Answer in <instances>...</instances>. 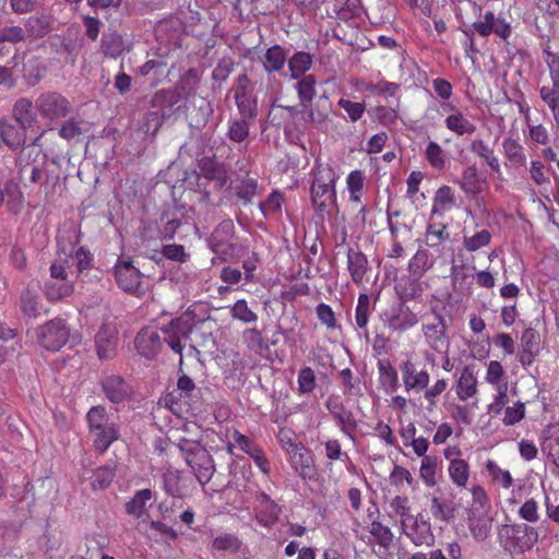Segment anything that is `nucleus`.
<instances>
[{
  "label": "nucleus",
  "instance_id": "bb28decb",
  "mask_svg": "<svg viewBox=\"0 0 559 559\" xmlns=\"http://www.w3.org/2000/svg\"><path fill=\"white\" fill-rule=\"evenodd\" d=\"M456 207L454 193L449 186L440 187L433 197L431 207V219L443 217L445 213Z\"/></svg>",
  "mask_w": 559,
  "mask_h": 559
},
{
  "label": "nucleus",
  "instance_id": "7ed1b4c3",
  "mask_svg": "<svg viewBox=\"0 0 559 559\" xmlns=\"http://www.w3.org/2000/svg\"><path fill=\"white\" fill-rule=\"evenodd\" d=\"M497 539L501 548L510 555H522L538 542V532L525 523L504 524L498 528Z\"/></svg>",
  "mask_w": 559,
  "mask_h": 559
},
{
  "label": "nucleus",
  "instance_id": "5701e85b",
  "mask_svg": "<svg viewBox=\"0 0 559 559\" xmlns=\"http://www.w3.org/2000/svg\"><path fill=\"white\" fill-rule=\"evenodd\" d=\"M234 229L231 221L223 222L210 238V248L215 254H229L233 246L229 243Z\"/></svg>",
  "mask_w": 559,
  "mask_h": 559
},
{
  "label": "nucleus",
  "instance_id": "f257e3e1",
  "mask_svg": "<svg viewBox=\"0 0 559 559\" xmlns=\"http://www.w3.org/2000/svg\"><path fill=\"white\" fill-rule=\"evenodd\" d=\"M46 130H43L29 145L22 148L16 157L17 174L21 178L28 175L32 183L47 186L49 175L47 173V155L41 152V139Z\"/></svg>",
  "mask_w": 559,
  "mask_h": 559
},
{
  "label": "nucleus",
  "instance_id": "4468645a",
  "mask_svg": "<svg viewBox=\"0 0 559 559\" xmlns=\"http://www.w3.org/2000/svg\"><path fill=\"white\" fill-rule=\"evenodd\" d=\"M27 131L12 117L0 118V147L5 145L11 151L24 148Z\"/></svg>",
  "mask_w": 559,
  "mask_h": 559
},
{
  "label": "nucleus",
  "instance_id": "3c124183",
  "mask_svg": "<svg viewBox=\"0 0 559 559\" xmlns=\"http://www.w3.org/2000/svg\"><path fill=\"white\" fill-rule=\"evenodd\" d=\"M114 477V468L109 466L98 467L93 472L91 477V486L93 490H103L112 483Z\"/></svg>",
  "mask_w": 559,
  "mask_h": 559
},
{
  "label": "nucleus",
  "instance_id": "13d9d810",
  "mask_svg": "<svg viewBox=\"0 0 559 559\" xmlns=\"http://www.w3.org/2000/svg\"><path fill=\"white\" fill-rule=\"evenodd\" d=\"M160 254L163 258L177 263H187L190 260V253L186 251L185 246L178 243L164 245Z\"/></svg>",
  "mask_w": 559,
  "mask_h": 559
},
{
  "label": "nucleus",
  "instance_id": "864d4df0",
  "mask_svg": "<svg viewBox=\"0 0 559 559\" xmlns=\"http://www.w3.org/2000/svg\"><path fill=\"white\" fill-rule=\"evenodd\" d=\"M491 241V234L481 229L472 236H464L463 246L468 252H475L484 247H487Z\"/></svg>",
  "mask_w": 559,
  "mask_h": 559
},
{
  "label": "nucleus",
  "instance_id": "37998d69",
  "mask_svg": "<svg viewBox=\"0 0 559 559\" xmlns=\"http://www.w3.org/2000/svg\"><path fill=\"white\" fill-rule=\"evenodd\" d=\"M485 468L492 483L503 489H510L514 485V479L508 469L501 468L495 461L487 460Z\"/></svg>",
  "mask_w": 559,
  "mask_h": 559
},
{
  "label": "nucleus",
  "instance_id": "4c0bfd02",
  "mask_svg": "<svg viewBox=\"0 0 559 559\" xmlns=\"http://www.w3.org/2000/svg\"><path fill=\"white\" fill-rule=\"evenodd\" d=\"M153 498V492L151 489H141L138 490L133 497L126 503V512L129 515L134 516L135 519H140L144 512L146 503Z\"/></svg>",
  "mask_w": 559,
  "mask_h": 559
},
{
  "label": "nucleus",
  "instance_id": "a211bd4d",
  "mask_svg": "<svg viewBox=\"0 0 559 559\" xmlns=\"http://www.w3.org/2000/svg\"><path fill=\"white\" fill-rule=\"evenodd\" d=\"M102 389L105 396L111 402L119 404L131 396V385L120 376H107L102 381Z\"/></svg>",
  "mask_w": 559,
  "mask_h": 559
},
{
  "label": "nucleus",
  "instance_id": "4be33fe9",
  "mask_svg": "<svg viewBox=\"0 0 559 559\" xmlns=\"http://www.w3.org/2000/svg\"><path fill=\"white\" fill-rule=\"evenodd\" d=\"M477 377L472 367H464L455 382L454 391L460 401L467 402L477 395Z\"/></svg>",
  "mask_w": 559,
  "mask_h": 559
},
{
  "label": "nucleus",
  "instance_id": "a878e982",
  "mask_svg": "<svg viewBox=\"0 0 559 559\" xmlns=\"http://www.w3.org/2000/svg\"><path fill=\"white\" fill-rule=\"evenodd\" d=\"M258 180L249 177L248 174L245 177H238L231 183L234 194L243 206L252 203L254 197L258 194Z\"/></svg>",
  "mask_w": 559,
  "mask_h": 559
},
{
  "label": "nucleus",
  "instance_id": "e2e57ef3",
  "mask_svg": "<svg viewBox=\"0 0 559 559\" xmlns=\"http://www.w3.org/2000/svg\"><path fill=\"white\" fill-rule=\"evenodd\" d=\"M518 515L528 523L538 522L540 519L538 501L534 498L526 499L519 508Z\"/></svg>",
  "mask_w": 559,
  "mask_h": 559
},
{
  "label": "nucleus",
  "instance_id": "393cba45",
  "mask_svg": "<svg viewBox=\"0 0 559 559\" xmlns=\"http://www.w3.org/2000/svg\"><path fill=\"white\" fill-rule=\"evenodd\" d=\"M402 379L407 391H420L427 388L429 383V373L426 370H416V367L411 361H405L402 365Z\"/></svg>",
  "mask_w": 559,
  "mask_h": 559
},
{
  "label": "nucleus",
  "instance_id": "79ce46f5",
  "mask_svg": "<svg viewBox=\"0 0 559 559\" xmlns=\"http://www.w3.org/2000/svg\"><path fill=\"white\" fill-rule=\"evenodd\" d=\"M312 66V56L309 52L297 51L288 60V68L293 79L307 75L306 72Z\"/></svg>",
  "mask_w": 559,
  "mask_h": 559
},
{
  "label": "nucleus",
  "instance_id": "052dcab7",
  "mask_svg": "<svg viewBox=\"0 0 559 559\" xmlns=\"http://www.w3.org/2000/svg\"><path fill=\"white\" fill-rule=\"evenodd\" d=\"M277 441L281 444L282 449L289 453L290 451H295V449L302 445V443L298 440L296 432L287 427H281L277 432Z\"/></svg>",
  "mask_w": 559,
  "mask_h": 559
},
{
  "label": "nucleus",
  "instance_id": "ddd939ff",
  "mask_svg": "<svg viewBox=\"0 0 559 559\" xmlns=\"http://www.w3.org/2000/svg\"><path fill=\"white\" fill-rule=\"evenodd\" d=\"M96 354L100 360L112 359L117 354L118 330L114 322H104L95 334Z\"/></svg>",
  "mask_w": 559,
  "mask_h": 559
},
{
  "label": "nucleus",
  "instance_id": "9b49d317",
  "mask_svg": "<svg viewBox=\"0 0 559 559\" xmlns=\"http://www.w3.org/2000/svg\"><path fill=\"white\" fill-rule=\"evenodd\" d=\"M115 281L123 292L136 295L142 284V273L131 260H120L114 266Z\"/></svg>",
  "mask_w": 559,
  "mask_h": 559
},
{
  "label": "nucleus",
  "instance_id": "f03ea898",
  "mask_svg": "<svg viewBox=\"0 0 559 559\" xmlns=\"http://www.w3.org/2000/svg\"><path fill=\"white\" fill-rule=\"evenodd\" d=\"M86 423L93 438V447L99 453H105L120 438L119 425L110 419L103 405L90 408L86 414Z\"/></svg>",
  "mask_w": 559,
  "mask_h": 559
},
{
  "label": "nucleus",
  "instance_id": "6e6d98bb",
  "mask_svg": "<svg viewBox=\"0 0 559 559\" xmlns=\"http://www.w3.org/2000/svg\"><path fill=\"white\" fill-rule=\"evenodd\" d=\"M230 316L239 320L243 323H252L258 320V316L254 311H252L246 299H238L231 307H230Z\"/></svg>",
  "mask_w": 559,
  "mask_h": 559
},
{
  "label": "nucleus",
  "instance_id": "09e8293b",
  "mask_svg": "<svg viewBox=\"0 0 559 559\" xmlns=\"http://www.w3.org/2000/svg\"><path fill=\"white\" fill-rule=\"evenodd\" d=\"M460 187L466 194H477L480 192V182L475 166L464 169Z\"/></svg>",
  "mask_w": 559,
  "mask_h": 559
},
{
  "label": "nucleus",
  "instance_id": "a18cd8bd",
  "mask_svg": "<svg viewBox=\"0 0 559 559\" xmlns=\"http://www.w3.org/2000/svg\"><path fill=\"white\" fill-rule=\"evenodd\" d=\"M438 460L436 456H424L420 462L419 476L427 487H433L437 484L436 475Z\"/></svg>",
  "mask_w": 559,
  "mask_h": 559
},
{
  "label": "nucleus",
  "instance_id": "bf43d9fd",
  "mask_svg": "<svg viewBox=\"0 0 559 559\" xmlns=\"http://www.w3.org/2000/svg\"><path fill=\"white\" fill-rule=\"evenodd\" d=\"M501 420L506 426H513L520 423L525 416V404L521 401L514 402L510 406H506Z\"/></svg>",
  "mask_w": 559,
  "mask_h": 559
},
{
  "label": "nucleus",
  "instance_id": "49530a36",
  "mask_svg": "<svg viewBox=\"0 0 559 559\" xmlns=\"http://www.w3.org/2000/svg\"><path fill=\"white\" fill-rule=\"evenodd\" d=\"M425 156L429 165L435 169H443L447 164L444 150L437 142H429L425 150Z\"/></svg>",
  "mask_w": 559,
  "mask_h": 559
},
{
  "label": "nucleus",
  "instance_id": "f3484780",
  "mask_svg": "<svg viewBox=\"0 0 559 559\" xmlns=\"http://www.w3.org/2000/svg\"><path fill=\"white\" fill-rule=\"evenodd\" d=\"M449 115L444 119L447 129L456 135H469L476 131V126L454 105L448 103L443 107Z\"/></svg>",
  "mask_w": 559,
  "mask_h": 559
},
{
  "label": "nucleus",
  "instance_id": "473e14b6",
  "mask_svg": "<svg viewBox=\"0 0 559 559\" xmlns=\"http://www.w3.org/2000/svg\"><path fill=\"white\" fill-rule=\"evenodd\" d=\"M448 474L452 484L457 488H466L471 477V466L467 461L461 459L452 461L448 465Z\"/></svg>",
  "mask_w": 559,
  "mask_h": 559
},
{
  "label": "nucleus",
  "instance_id": "c9c22d12",
  "mask_svg": "<svg viewBox=\"0 0 559 559\" xmlns=\"http://www.w3.org/2000/svg\"><path fill=\"white\" fill-rule=\"evenodd\" d=\"M182 222L175 213L165 212L159 217L158 239L168 241L174 239L177 230L181 227Z\"/></svg>",
  "mask_w": 559,
  "mask_h": 559
},
{
  "label": "nucleus",
  "instance_id": "7c9ffc66",
  "mask_svg": "<svg viewBox=\"0 0 559 559\" xmlns=\"http://www.w3.org/2000/svg\"><path fill=\"white\" fill-rule=\"evenodd\" d=\"M502 151L508 160L507 166L521 168L526 164L524 147L514 139L507 138L502 142Z\"/></svg>",
  "mask_w": 559,
  "mask_h": 559
},
{
  "label": "nucleus",
  "instance_id": "39448f33",
  "mask_svg": "<svg viewBox=\"0 0 559 559\" xmlns=\"http://www.w3.org/2000/svg\"><path fill=\"white\" fill-rule=\"evenodd\" d=\"M49 278L44 284V294L50 301H59L74 292V283L68 278L64 262H53L49 267Z\"/></svg>",
  "mask_w": 559,
  "mask_h": 559
},
{
  "label": "nucleus",
  "instance_id": "c756f323",
  "mask_svg": "<svg viewBox=\"0 0 559 559\" xmlns=\"http://www.w3.org/2000/svg\"><path fill=\"white\" fill-rule=\"evenodd\" d=\"M417 323V314L404 305L400 306L397 311L388 319V326L399 332L406 331Z\"/></svg>",
  "mask_w": 559,
  "mask_h": 559
},
{
  "label": "nucleus",
  "instance_id": "603ef678",
  "mask_svg": "<svg viewBox=\"0 0 559 559\" xmlns=\"http://www.w3.org/2000/svg\"><path fill=\"white\" fill-rule=\"evenodd\" d=\"M283 203L284 194L278 190H273L269 194L266 200L259 204V209L261 210L262 214L266 217L281 213Z\"/></svg>",
  "mask_w": 559,
  "mask_h": 559
},
{
  "label": "nucleus",
  "instance_id": "0e129e2a",
  "mask_svg": "<svg viewBox=\"0 0 559 559\" xmlns=\"http://www.w3.org/2000/svg\"><path fill=\"white\" fill-rule=\"evenodd\" d=\"M371 309V297L367 294H360L356 307V324L359 329H362L368 323V317Z\"/></svg>",
  "mask_w": 559,
  "mask_h": 559
},
{
  "label": "nucleus",
  "instance_id": "c85d7f7f",
  "mask_svg": "<svg viewBox=\"0 0 559 559\" xmlns=\"http://www.w3.org/2000/svg\"><path fill=\"white\" fill-rule=\"evenodd\" d=\"M199 167L202 177L206 180L215 181L219 189L227 183L228 175L223 164H219L212 158H203L201 159Z\"/></svg>",
  "mask_w": 559,
  "mask_h": 559
},
{
  "label": "nucleus",
  "instance_id": "2eb2a0df",
  "mask_svg": "<svg viewBox=\"0 0 559 559\" xmlns=\"http://www.w3.org/2000/svg\"><path fill=\"white\" fill-rule=\"evenodd\" d=\"M134 345L139 355L147 359L155 358L163 347L158 332L148 326L140 330L135 336Z\"/></svg>",
  "mask_w": 559,
  "mask_h": 559
},
{
  "label": "nucleus",
  "instance_id": "0eeeda50",
  "mask_svg": "<svg viewBox=\"0 0 559 559\" xmlns=\"http://www.w3.org/2000/svg\"><path fill=\"white\" fill-rule=\"evenodd\" d=\"M69 335L70 332L66 322L61 319H56L40 326L37 333V341L47 350L57 352L66 345Z\"/></svg>",
  "mask_w": 559,
  "mask_h": 559
},
{
  "label": "nucleus",
  "instance_id": "338daca9",
  "mask_svg": "<svg viewBox=\"0 0 559 559\" xmlns=\"http://www.w3.org/2000/svg\"><path fill=\"white\" fill-rule=\"evenodd\" d=\"M504 376V369L501 362L497 360H490L487 365L485 381L493 388L499 385H506L507 382H502Z\"/></svg>",
  "mask_w": 559,
  "mask_h": 559
},
{
  "label": "nucleus",
  "instance_id": "20e7f679",
  "mask_svg": "<svg viewBox=\"0 0 559 559\" xmlns=\"http://www.w3.org/2000/svg\"><path fill=\"white\" fill-rule=\"evenodd\" d=\"M335 174L329 166H319L313 173L311 200L316 210L322 213L335 199Z\"/></svg>",
  "mask_w": 559,
  "mask_h": 559
},
{
  "label": "nucleus",
  "instance_id": "ea45409f",
  "mask_svg": "<svg viewBox=\"0 0 559 559\" xmlns=\"http://www.w3.org/2000/svg\"><path fill=\"white\" fill-rule=\"evenodd\" d=\"M316 85L317 80L313 74L304 75L296 83L295 88L304 107H307L313 100L317 94Z\"/></svg>",
  "mask_w": 559,
  "mask_h": 559
},
{
  "label": "nucleus",
  "instance_id": "5fc2aeb1",
  "mask_svg": "<svg viewBox=\"0 0 559 559\" xmlns=\"http://www.w3.org/2000/svg\"><path fill=\"white\" fill-rule=\"evenodd\" d=\"M231 438L234 440V443L227 444V452L233 453L234 447H238L241 451L247 453L248 455H251L254 450H258L260 447L254 443L252 439H250L248 436L241 433L237 429H233L231 431Z\"/></svg>",
  "mask_w": 559,
  "mask_h": 559
},
{
  "label": "nucleus",
  "instance_id": "58836bf2",
  "mask_svg": "<svg viewBox=\"0 0 559 559\" xmlns=\"http://www.w3.org/2000/svg\"><path fill=\"white\" fill-rule=\"evenodd\" d=\"M100 48L106 57L117 58L124 50L123 37L117 32L105 33L102 37Z\"/></svg>",
  "mask_w": 559,
  "mask_h": 559
},
{
  "label": "nucleus",
  "instance_id": "aec40b11",
  "mask_svg": "<svg viewBox=\"0 0 559 559\" xmlns=\"http://www.w3.org/2000/svg\"><path fill=\"white\" fill-rule=\"evenodd\" d=\"M176 447L191 469L199 463L207 464L210 452L199 441L181 438Z\"/></svg>",
  "mask_w": 559,
  "mask_h": 559
},
{
  "label": "nucleus",
  "instance_id": "f704fd0d",
  "mask_svg": "<svg viewBox=\"0 0 559 559\" xmlns=\"http://www.w3.org/2000/svg\"><path fill=\"white\" fill-rule=\"evenodd\" d=\"M286 58V50L281 45L270 47L264 55V70L267 73L282 71L285 66Z\"/></svg>",
  "mask_w": 559,
  "mask_h": 559
},
{
  "label": "nucleus",
  "instance_id": "e433bc0d",
  "mask_svg": "<svg viewBox=\"0 0 559 559\" xmlns=\"http://www.w3.org/2000/svg\"><path fill=\"white\" fill-rule=\"evenodd\" d=\"M21 310L28 318H37L45 312L39 295L29 288L21 295Z\"/></svg>",
  "mask_w": 559,
  "mask_h": 559
},
{
  "label": "nucleus",
  "instance_id": "2f4dec72",
  "mask_svg": "<svg viewBox=\"0 0 559 559\" xmlns=\"http://www.w3.org/2000/svg\"><path fill=\"white\" fill-rule=\"evenodd\" d=\"M368 543L377 544L383 551H386L393 544V533L380 522L372 521L368 526Z\"/></svg>",
  "mask_w": 559,
  "mask_h": 559
},
{
  "label": "nucleus",
  "instance_id": "680f3d73",
  "mask_svg": "<svg viewBox=\"0 0 559 559\" xmlns=\"http://www.w3.org/2000/svg\"><path fill=\"white\" fill-rule=\"evenodd\" d=\"M2 190L3 195H7V205L10 210H16L22 205L24 197L19 185L14 180H8Z\"/></svg>",
  "mask_w": 559,
  "mask_h": 559
},
{
  "label": "nucleus",
  "instance_id": "c03bdc74",
  "mask_svg": "<svg viewBox=\"0 0 559 559\" xmlns=\"http://www.w3.org/2000/svg\"><path fill=\"white\" fill-rule=\"evenodd\" d=\"M178 103V95L171 90H160L152 98V106L160 108V117L169 116L175 104Z\"/></svg>",
  "mask_w": 559,
  "mask_h": 559
},
{
  "label": "nucleus",
  "instance_id": "6ab92c4d",
  "mask_svg": "<svg viewBox=\"0 0 559 559\" xmlns=\"http://www.w3.org/2000/svg\"><path fill=\"white\" fill-rule=\"evenodd\" d=\"M36 111L35 103L32 99L20 97L12 106L11 117L27 131L38 124Z\"/></svg>",
  "mask_w": 559,
  "mask_h": 559
},
{
  "label": "nucleus",
  "instance_id": "1a4fd4ad",
  "mask_svg": "<svg viewBox=\"0 0 559 559\" xmlns=\"http://www.w3.org/2000/svg\"><path fill=\"white\" fill-rule=\"evenodd\" d=\"M193 324L189 318L179 317L173 319L167 325L162 328L165 334V342L180 356L186 342L189 340Z\"/></svg>",
  "mask_w": 559,
  "mask_h": 559
},
{
  "label": "nucleus",
  "instance_id": "f8f14e48",
  "mask_svg": "<svg viewBox=\"0 0 559 559\" xmlns=\"http://www.w3.org/2000/svg\"><path fill=\"white\" fill-rule=\"evenodd\" d=\"M474 31L481 37L496 34L503 40H508L512 33V26L503 17L497 16L493 12L487 11L473 23Z\"/></svg>",
  "mask_w": 559,
  "mask_h": 559
},
{
  "label": "nucleus",
  "instance_id": "8fccbe9b",
  "mask_svg": "<svg viewBox=\"0 0 559 559\" xmlns=\"http://www.w3.org/2000/svg\"><path fill=\"white\" fill-rule=\"evenodd\" d=\"M450 237L449 233L447 231V225L445 224H429L427 227L426 234H425V241L426 243L431 247L436 248L439 247L440 243L448 240Z\"/></svg>",
  "mask_w": 559,
  "mask_h": 559
},
{
  "label": "nucleus",
  "instance_id": "de8ad7c7",
  "mask_svg": "<svg viewBox=\"0 0 559 559\" xmlns=\"http://www.w3.org/2000/svg\"><path fill=\"white\" fill-rule=\"evenodd\" d=\"M540 98L551 110L555 119L559 121V85H544L539 88Z\"/></svg>",
  "mask_w": 559,
  "mask_h": 559
},
{
  "label": "nucleus",
  "instance_id": "6e6552de",
  "mask_svg": "<svg viewBox=\"0 0 559 559\" xmlns=\"http://www.w3.org/2000/svg\"><path fill=\"white\" fill-rule=\"evenodd\" d=\"M402 528L415 546H430L435 543L431 524L420 513L402 520Z\"/></svg>",
  "mask_w": 559,
  "mask_h": 559
},
{
  "label": "nucleus",
  "instance_id": "a19ab883",
  "mask_svg": "<svg viewBox=\"0 0 559 559\" xmlns=\"http://www.w3.org/2000/svg\"><path fill=\"white\" fill-rule=\"evenodd\" d=\"M253 121L245 118H230L228 121L227 138L235 143H242L249 136L250 126Z\"/></svg>",
  "mask_w": 559,
  "mask_h": 559
},
{
  "label": "nucleus",
  "instance_id": "4d7b16f0",
  "mask_svg": "<svg viewBox=\"0 0 559 559\" xmlns=\"http://www.w3.org/2000/svg\"><path fill=\"white\" fill-rule=\"evenodd\" d=\"M239 117L254 121L258 116V100L252 94L250 96L235 99Z\"/></svg>",
  "mask_w": 559,
  "mask_h": 559
},
{
  "label": "nucleus",
  "instance_id": "b1692460",
  "mask_svg": "<svg viewBox=\"0 0 559 559\" xmlns=\"http://www.w3.org/2000/svg\"><path fill=\"white\" fill-rule=\"evenodd\" d=\"M281 512V507L270 496L261 493L260 508L255 514V520L260 525L272 527L278 521Z\"/></svg>",
  "mask_w": 559,
  "mask_h": 559
},
{
  "label": "nucleus",
  "instance_id": "423d86ee",
  "mask_svg": "<svg viewBox=\"0 0 559 559\" xmlns=\"http://www.w3.org/2000/svg\"><path fill=\"white\" fill-rule=\"evenodd\" d=\"M35 107L40 117L48 121L66 118L71 111L70 100L58 92H44L35 100Z\"/></svg>",
  "mask_w": 559,
  "mask_h": 559
},
{
  "label": "nucleus",
  "instance_id": "412c9836",
  "mask_svg": "<svg viewBox=\"0 0 559 559\" xmlns=\"http://www.w3.org/2000/svg\"><path fill=\"white\" fill-rule=\"evenodd\" d=\"M468 528L473 538L477 542H484L488 538L492 527V518L487 511L468 510Z\"/></svg>",
  "mask_w": 559,
  "mask_h": 559
},
{
  "label": "nucleus",
  "instance_id": "9d476101",
  "mask_svg": "<svg viewBox=\"0 0 559 559\" xmlns=\"http://www.w3.org/2000/svg\"><path fill=\"white\" fill-rule=\"evenodd\" d=\"M421 332L431 350L438 354L449 353L450 341L447 336V324L442 316H436L433 322L424 323Z\"/></svg>",
  "mask_w": 559,
  "mask_h": 559
},
{
  "label": "nucleus",
  "instance_id": "cd10ccee",
  "mask_svg": "<svg viewBox=\"0 0 559 559\" xmlns=\"http://www.w3.org/2000/svg\"><path fill=\"white\" fill-rule=\"evenodd\" d=\"M301 111L297 106H284L274 103L270 108L267 120L272 126L283 127L287 131L288 126L294 122Z\"/></svg>",
  "mask_w": 559,
  "mask_h": 559
},
{
  "label": "nucleus",
  "instance_id": "69168bd1",
  "mask_svg": "<svg viewBox=\"0 0 559 559\" xmlns=\"http://www.w3.org/2000/svg\"><path fill=\"white\" fill-rule=\"evenodd\" d=\"M432 266L430 254L427 250H418L409 261V270L414 274L421 275Z\"/></svg>",
  "mask_w": 559,
  "mask_h": 559
},
{
  "label": "nucleus",
  "instance_id": "774afa93",
  "mask_svg": "<svg viewBox=\"0 0 559 559\" xmlns=\"http://www.w3.org/2000/svg\"><path fill=\"white\" fill-rule=\"evenodd\" d=\"M213 548L221 551H233L236 552L240 548V540L237 536L233 534H223L214 538Z\"/></svg>",
  "mask_w": 559,
  "mask_h": 559
},
{
  "label": "nucleus",
  "instance_id": "dca6fc26",
  "mask_svg": "<svg viewBox=\"0 0 559 559\" xmlns=\"http://www.w3.org/2000/svg\"><path fill=\"white\" fill-rule=\"evenodd\" d=\"M287 455L292 467L304 480L316 479L318 473L310 450L302 444Z\"/></svg>",
  "mask_w": 559,
  "mask_h": 559
},
{
  "label": "nucleus",
  "instance_id": "72a5a7b5",
  "mask_svg": "<svg viewBox=\"0 0 559 559\" xmlns=\"http://www.w3.org/2000/svg\"><path fill=\"white\" fill-rule=\"evenodd\" d=\"M471 150L474 154L483 158L485 163L492 169V171L496 174H501L500 163L495 154L493 148L490 147L484 140H473L471 143Z\"/></svg>",
  "mask_w": 559,
  "mask_h": 559
}]
</instances>
